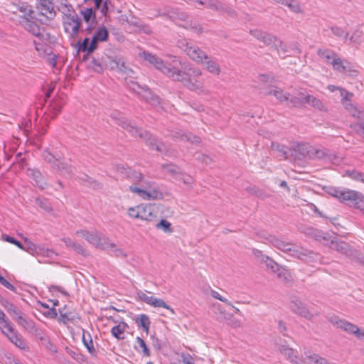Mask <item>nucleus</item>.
I'll return each instance as SVG.
<instances>
[{"mask_svg":"<svg viewBox=\"0 0 364 364\" xmlns=\"http://www.w3.org/2000/svg\"><path fill=\"white\" fill-rule=\"evenodd\" d=\"M144 59L153 65L163 74L175 81L181 82L190 90L198 93L205 91L204 83L200 80L202 70L189 63H182L179 58L171 56L166 60H163L156 55L143 52Z\"/></svg>","mask_w":364,"mask_h":364,"instance_id":"nucleus-1","label":"nucleus"},{"mask_svg":"<svg viewBox=\"0 0 364 364\" xmlns=\"http://www.w3.org/2000/svg\"><path fill=\"white\" fill-rule=\"evenodd\" d=\"M118 171L124 174L131 182L129 190L144 200H154L161 199L163 194L155 183L147 180L145 176L139 171L129 167H118Z\"/></svg>","mask_w":364,"mask_h":364,"instance_id":"nucleus-2","label":"nucleus"},{"mask_svg":"<svg viewBox=\"0 0 364 364\" xmlns=\"http://www.w3.org/2000/svg\"><path fill=\"white\" fill-rule=\"evenodd\" d=\"M110 117L122 128L129 132L132 136H137L144 139L146 143L151 147L152 149H155L159 152H164L165 151V145L156 140L151 134L146 131L139 129L134 127L132 123L128 122L125 119L123 114L117 110H114L110 113Z\"/></svg>","mask_w":364,"mask_h":364,"instance_id":"nucleus-3","label":"nucleus"},{"mask_svg":"<svg viewBox=\"0 0 364 364\" xmlns=\"http://www.w3.org/2000/svg\"><path fill=\"white\" fill-rule=\"evenodd\" d=\"M272 243L273 246L288 254V255L307 263H316L320 260V257L318 254L306 249L297 247L292 244L287 243L279 239H273Z\"/></svg>","mask_w":364,"mask_h":364,"instance_id":"nucleus-4","label":"nucleus"},{"mask_svg":"<svg viewBox=\"0 0 364 364\" xmlns=\"http://www.w3.org/2000/svg\"><path fill=\"white\" fill-rule=\"evenodd\" d=\"M160 16H167L170 19L179 26L186 29L191 30V31L201 34L203 33V28L197 21L188 20V16L184 12L180 11L177 9H170L163 14H159Z\"/></svg>","mask_w":364,"mask_h":364,"instance_id":"nucleus-5","label":"nucleus"},{"mask_svg":"<svg viewBox=\"0 0 364 364\" xmlns=\"http://www.w3.org/2000/svg\"><path fill=\"white\" fill-rule=\"evenodd\" d=\"M252 35L262 41L267 46H271L274 48L279 56L285 58L290 55V49L283 41L277 38L275 36L264 33L259 30H255L251 31Z\"/></svg>","mask_w":364,"mask_h":364,"instance_id":"nucleus-6","label":"nucleus"},{"mask_svg":"<svg viewBox=\"0 0 364 364\" xmlns=\"http://www.w3.org/2000/svg\"><path fill=\"white\" fill-rule=\"evenodd\" d=\"M299 151L304 156L311 159H323L334 164H339L342 159L331 153L326 149H315L309 144H301L298 146Z\"/></svg>","mask_w":364,"mask_h":364,"instance_id":"nucleus-7","label":"nucleus"},{"mask_svg":"<svg viewBox=\"0 0 364 364\" xmlns=\"http://www.w3.org/2000/svg\"><path fill=\"white\" fill-rule=\"evenodd\" d=\"M177 47L193 61L197 63H203L204 59L208 58V54L206 53L202 50L199 46L189 42L186 38L178 40Z\"/></svg>","mask_w":364,"mask_h":364,"instance_id":"nucleus-8","label":"nucleus"},{"mask_svg":"<svg viewBox=\"0 0 364 364\" xmlns=\"http://www.w3.org/2000/svg\"><path fill=\"white\" fill-rule=\"evenodd\" d=\"M108 37V31L105 26L98 28L94 33L90 43L88 45L90 39L85 38L82 41H78L77 45L78 51L81 52H93L97 47V43L100 42L106 41Z\"/></svg>","mask_w":364,"mask_h":364,"instance_id":"nucleus-9","label":"nucleus"},{"mask_svg":"<svg viewBox=\"0 0 364 364\" xmlns=\"http://www.w3.org/2000/svg\"><path fill=\"white\" fill-rule=\"evenodd\" d=\"M43 158L48 163L53 169L57 170L59 173L64 177H71L73 175V167L66 161H62L60 157H57L48 150L43 152Z\"/></svg>","mask_w":364,"mask_h":364,"instance_id":"nucleus-10","label":"nucleus"},{"mask_svg":"<svg viewBox=\"0 0 364 364\" xmlns=\"http://www.w3.org/2000/svg\"><path fill=\"white\" fill-rule=\"evenodd\" d=\"M76 233L78 236L85 238L90 244L97 248L103 250L110 245L109 239L98 232L80 230L77 231Z\"/></svg>","mask_w":364,"mask_h":364,"instance_id":"nucleus-11","label":"nucleus"},{"mask_svg":"<svg viewBox=\"0 0 364 364\" xmlns=\"http://www.w3.org/2000/svg\"><path fill=\"white\" fill-rule=\"evenodd\" d=\"M341 102L349 114L358 119V122L355 125L357 132L364 135V110H361L354 106L350 100V97L347 100L341 99Z\"/></svg>","mask_w":364,"mask_h":364,"instance_id":"nucleus-12","label":"nucleus"},{"mask_svg":"<svg viewBox=\"0 0 364 364\" xmlns=\"http://www.w3.org/2000/svg\"><path fill=\"white\" fill-rule=\"evenodd\" d=\"M289 307L294 314L308 320H311L315 316L319 314L318 312L315 314L311 312L306 304L296 296L291 298Z\"/></svg>","mask_w":364,"mask_h":364,"instance_id":"nucleus-13","label":"nucleus"},{"mask_svg":"<svg viewBox=\"0 0 364 364\" xmlns=\"http://www.w3.org/2000/svg\"><path fill=\"white\" fill-rule=\"evenodd\" d=\"M357 192L354 190L335 187H330L327 191L329 195L336 198L340 202L348 203V204H350L351 201L356 198Z\"/></svg>","mask_w":364,"mask_h":364,"instance_id":"nucleus-14","label":"nucleus"},{"mask_svg":"<svg viewBox=\"0 0 364 364\" xmlns=\"http://www.w3.org/2000/svg\"><path fill=\"white\" fill-rule=\"evenodd\" d=\"M18 21L20 24L33 36L40 40L43 37V29L36 22L32 14L30 16H21Z\"/></svg>","mask_w":364,"mask_h":364,"instance_id":"nucleus-15","label":"nucleus"},{"mask_svg":"<svg viewBox=\"0 0 364 364\" xmlns=\"http://www.w3.org/2000/svg\"><path fill=\"white\" fill-rule=\"evenodd\" d=\"M328 320L336 328H341L350 335L355 336L358 331L359 328L356 325L345 319L340 318L337 316H329Z\"/></svg>","mask_w":364,"mask_h":364,"instance_id":"nucleus-16","label":"nucleus"},{"mask_svg":"<svg viewBox=\"0 0 364 364\" xmlns=\"http://www.w3.org/2000/svg\"><path fill=\"white\" fill-rule=\"evenodd\" d=\"M81 26V20L77 14L73 15L70 17H63V26L65 33L70 37L75 38L77 37Z\"/></svg>","mask_w":364,"mask_h":364,"instance_id":"nucleus-17","label":"nucleus"},{"mask_svg":"<svg viewBox=\"0 0 364 364\" xmlns=\"http://www.w3.org/2000/svg\"><path fill=\"white\" fill-rule=\"evenodd\" d=\"M5 334L10 341L14 343L16 346L18 347L22 350H26L28 348L26 341L21 336L18 335L17 331L11 326V329L7 328L2 332Z\"/></svg>","mask_w":364,"mask_h":364,"instance_id":"nucleus-18","label":"nucleus"},{"mask_svg":"<svg viewBox=\"0 0 364 364\" xmlns=\"http://www.w3.org/2000/svg\"><path fill=\"white\" fill-rule=\"evenodd\" d=\"M37 9L40 14L48 18L52 19L55 16L54 6L51 0H38Z\"/></svg>","mask_w":364,"mask_h":364,"instance_id":"nucleus-19","label":"nucleus"},{"mask_svg":"<svg viewBox=\"0 0 364 364\" xmlns=\"http://www.w3.org/2000/svg\"><path fill=\"white\" fill-rule=\"evenodd\" d=\"M331 65L333 67V69L341 73H350L353 71L350 64L346 60H343L338 55L333 59V61H331Z\"/></svg>","mask_w":364,"mask_h":364,"instance_id":"nucleus-20","label":"nucleus"},{"mask_svg":"<svg viewBox=\"0 0 364 364\" xmlns=\"http://www.w3.org/2000/svg\"><path fill=\"white\" fill-rule=\"evenodd\" d=\"M280 353L284 355L293 364H302L301 360L299 358L297 352L291 348L282 346L279 348Z\"/></svg>","mask_w":364,"mask_h":364,"instance_id":"nucleus-21","label":"nucleus"},{"mask_svg":"<svg viewBox=\"0 0 364 364\" xmlns=\"http://www.w3.org/2000/svg\"><path fill=\"white\" fill-rule=\"evenodd\" d=\"M139 96L154 107H157L160 105L159 97L155 95L146 86Z\"/></svg>","mask_w":364,"mask_h":364,"instance_id":"nucleus-22","label":"nucleus"},{"mask_svg":"<svg viewBox=\"0 0 364 364\" xmlns=\"http://www.w3.org/2000/svg\"><path fill=\"white\" fill-rule=\"evenodd\" d=\"M269 95H273L279 102H284L289 100V94L287 92H284L282 89L279 87H274L272 88L269 93ZM290 102L294 105H296V98H291Z\"/></svg>","mask_w":364,"mask_h":364,"instance_id":"nucleus-23","label":"nucleus"},{"mask_svg":"<svg viewBox=\"0 0 364 364\" xmlns=\"http://www.w3.org/2000/svg\"><path fill=\"white\" fill-rule=\"evenodd\" d=\"M202 64L205 65V68L210 73L215 75H219L220 73V66L218 61L210 57L208 55V58L204 59V61Z\"/></svg>","mask_w":364,"mask_h":364,"instance_id":"nucleus-24","label":"nucleus"},{"mask_svg":"<svg viewBox=\"0 0 364 364\" xmlns=\"http://www.w3.org/2000/svg\"><path fill=\"white\" fill-rule=\"evenodd\" d=\"M139 219L142 220H151L154 217L153 207L150 205H139Z\"/></svg>","mask_w":364,"mask_h":364,"instance_id":"nucleus-25","label":"nucleus"},{"mask_svg":"<svg viewBox=\"0 0 364 364\" xmlns=\"http://www.w3.org/2000/svg\"><path fill=\"white\" fill-rule=\"evenodd\" d=\"M26 250L33 255H41L50 256V253H53L52 251H50L49 250L46 249L43 247L36 245L31 242L27 243V248Z\"/></svg>","mask_w":364,"mask_h":364,"instance_id":"nucleus-26","label":"nucleus"},{"mask_svg":"<svg viewBox=\"0 0 364 364\" xmlns=\"http://www.w3.org/2000/svg\"><path fill=\"white\" fill-rule=\"evenodd\" d=\"M82 341L84 346L86 347L87 351L90 353V355L92 356H96L97 352L93 346L92 336L88 331L83 330Z\"/></svg>","mask_w":364,"mask_h":364,"instance_id":"nucleus-27","label":"nucleus"},{"mask_svg":"<svg viewBox=\"0 0 364 364\" xmlns=\"http://www.w3.org/2000/svg\"><path fill=\"white\" fill-rule=\"evenodd\" d=\"M128 325L124 322H119L111 329L112 335L118 340L124 339V332L127 329Z\"/></svg>","mask_w":364,"mask_h":364,"instance_id":"nucleus-28","label":"nucleus"},{"mask_svg":"<svg viewBox=\"0 0 364 364\" xmlns=\"http://www.w3.org/2000/svg\"><path fill=\"white\" fill-rule=\"evenodd\" d=\"M134 321L139 328H142L146 334L149 333L151 321L147 315L144 314H140L135 318Z\"/></svg>","mask_w":364,"mask_h":364,"instance_id":"nucleus-29","label":"nucleus"},{"mask_svg":"<svg viewBox=\"0 0 364 364\" xmlns=\"http://www.w3.org/2000/svg\"><path fill=\"white\" fill-rule=\"evenodd\" d=\"M65 102V97L63 94L59 95L53 100L50 105V109L53 112V117L56 116L61 111Z\"/></svg>","mask_w":364,"mask_h":364,"instance_id":"nucleus-30","label":"nucleus"},{"mask_svg":"<svg viewBox=\"0 0 364 364\" xmlns=\"http://www.w3.org/2000/svg\"><path fill=\"white\" fill-rule=\"evenodd\" d=\"M317 55L320 58L329 64H331V61H333L337 56V54L333 50L328 48H318L317 50Z\"/></svg>","mask_w":364,"mask_h":364,"instance_id":"nucleus-31","label":"nucleus"},{"mask_svg":"<svg viewBox=\"0 0 364 364\" xmlns=\"http://www.w3.org/2000/svg\"><path fill=\"white\" fill-rule=\"evenodd\" d=\"M304 102L306 103H308L311 107H314L315 109H317L318 110L326 111V108L323 103L319 99L316 98V97L310 95H307L304 98Z\"/></svg>","mask_w":364,"mask_h":364,"instance_id":"nucleus-32","label":"nucleus"},{"mask_svg":"<svg viewBox=\"0 0 364 364\" xmlns=\"http://www.w3.org/2000/svg\"><path fill=\"white\" fill-rule=\"evenodd\" d=\"M28 175L31 176L36 182L37 186H38L41 189H44L46 186V183L43 181L42 178L41 173L36 169H28Z\"/></svg>","mask_w":364,"mask_h":364,"instance_id":"nucleus-33","label":"nucleus"},{"mask_svg":"<svg viewBox=\"0 0 364 364\" xmlns=\"http://www.w3.org/2000/svg\"><path fill=\"white\" fill-rule=\"evenodd\" d=\"M58 10L63 14V17H70L73 15L77 14L72 6L67 0H61L58 6Z\"/></svg>","mask_w":364,"mask_h":364,"instance_id":"nucleus-34","label":"nucleus"},{"mask_svg":"<svg viewBox=\"0 0 364 364\" xmlns=\"http://www.w3.org/2000/svg\"><path fill=\"white\" fill-rule=\"evenodd\" d=\"M15 320H16L19 325L22 326L30 332H36L37 330L34 322L22 316V314H20L17 318H15Z\"/></svg>","mask_w":364,"mask_h":364,"instance_id":"nucleus-35","label":"nucleus"},{"mask_svg":"<svg viewBox=\"0 0 364 364\" xmlns=\"http://www.w3.org/2000/svg\"><path fill=\"white\" fill-rule=\"evenodd\" d=\"M134 349L138 352H142L144 356L149 357L151 355L150 350L146 346L145 341L139 336L136 338V345Z\"/></svg>","mask_w":364,"mask_h":364,"instance_id":"nucleus-36","label":"nucleus"},{"mask_svg":"<svg viewBox=\"0 0 364 364\" xmlns=\"http://www.w3.org/2000/svg\"><path fill=\"white\" fill-rule=\"evenodd\" d=\"M3 306L7 311V312L15 319L20 314H22V312L17 309V307L12 303L9 301H4L2 303Z\"/></svg>","mask_w":364,"mask_h":364,"instance_id":"nucleus-37","label":"nucleus"},{"mask_svg":"<svg viewBox=\"0 0 364 364\" xmlns=\"http://www.w3.org/2000/svg\"><path fill=\"white\" fill-rule=\"evenodd\" d=\"M357 194L355 199H353L350 205H352L355 208L358 209L363 215H364V195L360 192H357Z\"/></svg>","mask_w":364,"mask_h":364,"instance_id":"nucleus-38","label":"nucleus"},{"mask_svg":"<svg viewBox=\"0 0 364 364\" xmlns=\"http://www.w3.org/2000/svg\"><path fill=\"white\" fill-rule=\"evenodd\" d=\"M109 244L107 248H104L105 250H108L112 252L114 256L118 257L124 258L127 256V253L122 248L118 247L114 242L109 240Z\"/></svg>","mask_w":364,"mask_h":364,"instance_id":"nucleus-39","label":"nucleus"},{"mask_svg":"<svg viewBox=\"0 0 364 364\" xmlns=\"http://www.w3.org/2000/svg\"><path fill=\"white\" fill-rule=\"evenodd\" d=\"M82 183L85 186H90L94 189H99L102 188V184L87 175H84L80 178Z\"/></svg>","mask_w":364,"mask_h":364,"instance_id":"nucleus-40","label":"nucleus"},{"mask_svg":"<svg viewBox=\"0 0 364 364\" xmlns=\"http://www.w3.org/2000/svg\"><path fill=\"white\" fill-rule=\"evenodd\" d=\"M150 306H152L154 307H162V308L169 310L171 312V314H175L173 309H172L169 305L166 304V302L161 299L153 297V299H152V301H151V304Z\"/></svg>","mask_w":364,"mask_h":364,"instance_id":"nucleus-41","label":"nucleus"},{"mask_svg":"<svg viewBox=\"0 0 364 364\" xmlns=\"http://www.w3.org/2000/svg\"><path fill=\"white\" fill-rule=\"evenodd\" d=\"M7 328L11 329V323L6 317L4 311L0 309V330L3 332Z\"/></svg>","mask_w":364,"mask_h":364,"instance_id":"nucleus-42","label":"nucleus"},{"mask_svg":"<svg viewBox=\"0 0 364 364\" xmlns=\"http://www.w3.org/2000/svg\"><path fill=\"white\" fill-rule=\"evenodd\" d=\"M156 228L162 230L166 233H171L173 232L171 223L165 219L161 220L160 222L156 225Z\"/></svg>","mask_w":364,"mask_h":364,"instance_id":"nucleus-43","label":"nucleus"},{"mask_svg":"<svg viewBox=\"0 0 364 364\" xmlns=\"http://www.w3.org/2000/svg\"><path fill=\"white\" fill-rule=\"evenodd\" d=\"M274 273H275L277 277L281 279L284 281H288L289 279L290 275L289 271L282 266L279 265Z\"/></svg>","mask_w":364,"mask_h":364,"instance_id":"nucleus-44","label":"nucleus"},{"mask_svg":"<svg viewBox=\"0 0 364 364\" xmlns=\"http://www.w3.org/2000/svg\"><path fill=\"white\" fill-rule=\"evenodd\" d=\"M83 19L85 22L89 23L92 19H95V15L92 8H87L80 11Z\"/></svg>","mask_w":364,"mask_h":364,"instance_id":"nucleus-45","label":"nucleus"},{"mask_svg":"<svg viewBox=\"0 0 364 364\" xmlns=\"http://www.w3.org/2000/svg\"><path fill=\"white\" fill-rule=\"evenodd\" d=\"M36 203L40 208L47 212H50L52 210L51 205L46 198H36Z\"/></svg>","mask_w":364,"mask_h":364,"instance_id":"nucleus-46","label":"nucleus"},{"mask_svg":"<svg viewBox=\"0 0 364 364\" xmlns=\"http://www.w3.org/2000/svg\"><path fill=\"white\" fill-rule=\"evenodd\" d=\"M331 30L332 33H333V35L338 38H342L346 40L348 37V33L341 27H338L336 26H332L331 28Z\"/></svg>","mask_w":364,"mask_h":364,"instance_id":"nucleus-47","label":"nucleus"},{"mask_svg":"<svg viewBox=\"0 0 364 364\" xmlns=\"http://www.w3.org/2000/svg\"><path fill=\"white\" fill-rule=\"evenodd\" d=\"M127 84L129 88L135 92L136 95H139L141 92H143L145 88V85H140L137 82L130 80L129 82H127Z\"/></svg>","mask_w":364,"mask_h":364,"instance_id":"nucleus-48","label":"nucleus"},{"mask_svg":"<svg viewBox=\"0 0 364 364\" xmlns=\"http://www.w3.org/2000/svg\"><path fill=\"white\" fill-rule=\"evenodd\" d=\"M346 175L353 180L358 181L364 183V173L355 170L347 171Z\"/></svg>","mask_w":364,"mask_h":364,"instance_id":"nucleus-49","label":"nucleus"},{"mask_svg":"<svg viewBox=\"0 0 364 364\" xmlns=\"http://www.w3.org/2000/svg\"><path fill=\"white\" fill-rule=\"evenodd\" d=\"M363 36V31L358 29L355 30L351 36L350 37V41L352 43L359 45L361 43V38Z\"/></svg>","mask_w":364,"mask_h":364,"instance_id":"nucleus-50","label":"nucleus"},{"mask_svg":"<svg viewBox=\"0 0 364 364\" xmlns=\"http://www.w3.org/2000/svg\"><path fill=\"white\" fill-rule=\"evenodd\" d=\"M18 10L21 14L19 16V18L21 16H30V15L33 14V11H32L31 6L28 4H23L19 6Z\"/></svg>","mask_w":364,"mask_h":364,"instance_id":"nucleus-51","label":"nucleus"},{"mask_svg":"<svg viewBox=\"0 0 364 364\" xmlns=\"http://www.w3.org/2000/svg\"><path fill=\"white\" fill-rule=\"evenodd\" d=\"M176 137H180L181 141H190L191 143H199V137L193 135L191 133L181 134V136H175Z\"/></svg>","mask_w":364,"mask_h":364,"instance_id":"nucleus-52","label":"nucleus"},{"mask_svg":"<svg viewBox=\"0 0 364 364\" xmlns=\"http://www.w3.org/2000/svg\"><path fill=\"white\" fill-rule=\"evenodd\" d=\"M264 258L265 259L263 261L265 263L267 268L274 273L279 264L267 256H266Z\"/></svg>","mask_w":364,"mask_h":364,"instance_id":"nucleus-53","label":"nucleus"},{"mask_svg":"<svg viewBox=\"0 0 364 364\" xmlns=\"http://www.w3.org/2000/svg\"><path fill=\"white\" fill-rule=\"evenodd\" d=\"M46 58L47 63L51 65L52 68H55L56 67L57 60L58 58V55L54 54L53 53L50 52L47 54Z\"/></svg>","mask_w":364,"mask_h":364,"instance_id":"nucleus-54","label":"nucleus"},{"mask_svg":"<svg viewBox=\"0 0 364 364\" xmlns=\"http://www.w3.org/2000/svg\"><path fill=\"white\" fill-rule=\"evenodd\" d=\"M137 296L141 301H143L144 302H145L146 304H147L149 305H151L153 297H154L152 296H148L145 292H144L142 291H138Z\"/></svg>","mask_w":364,"mask_h":364,"instance_id":"nucleus-55","label":"nucleus"},{"mask_svg":"<svg viewBox=\"0 0 364 364\" xmlns=\"http://www.w3.org/2000/svg\"><path fill=\"white\" fill-rule=\"evenodd\" d=\"M112 68H117L122 72H126L127 68L125 67L124 62L122 61L121 59H116L112 60Z\"/></svg>","mask_w":364,"mask_h":364,"instance_id":"nucleus-56","label":"nucleus"},{"mask_svg":"<svg viewBox=\"0 0 364 364\" xmlns=\"http://www.w3.org/2000/svg\"><path fill=\"white\" fill-rule=\"evenodd\" d=\"M127 214L132 218L139 219V205H136L135 207L129 208L128 209Z\"/></svg>","mask_w":364,"mask_h":364,"instance_id":"nucleus-57","label":"nucleus"},{"mask_svg":"<svg viewBox=\"0 0 364 364\" xmlns=\"http://www.w3.org/2000/svg\"><path fill=\"white\" fill-rule=\"evenodd\" d=\"M272 147L273 149H277L279 151L280 156L284 157L285 159L287 158L288 151L287 148L283 145H277L275 146L274 144H272Z\"/></svg>","mask_w":364,"mask_h":364,"instance_id":"nucleus-58","label":"nucleus"},{"mask_svg":"<svg viewBox=\"0 0 364 364\" xmlns=\"http://www.w3.org/2000/svg\"><path fill=\"white\" fill-rule=\"evenodd\" d=\"M304 355L308 360H309L311 362L315 364L317 363L316 360H318L321 357L319 355L314 353H311V351H305Z\"/></svg>","mask_w":364,"mask_h":364,"instance_id":"nucleus-59","label":"nucleus"},{"mask_svg":"<svg viewBox=\"0 0 364 364\" xmlns=\"http://www.w3.org/2000/svg\"><path fill=\"white\" fill-rule=\"evenodd\" d=\"M211 296L215 298V299H217L224 303H225L228 306H232V303L230 301H229L227 299H225V297L222 296L218 291H214V290H212L211 291Z\"/></svg>","mask_w":364,"mask_h":364,"instance_id":"nucleus-60","label":"nucleus"},{"mask_svg":"<svg viewBox=\"0 0 364 364\" xmlns=\"http://www.w3.org/2000/svg\"><path fill=\"white\" fill-rule=\"evenodd\" d=\"M4 240L11 244L16 245L17 247H18L19 248H21L22 250H26L19 241L16 240L15 238H14L12 237L5 235Z\"/></svg>","mask_w":364,"mask_h":364,"instance_id":"nucleus-61","label":"nucleus"},{"mask_svg":"<svg viewBox=\"0 0 364 364\" xmlns=\"http://www.w3.org/2000/svg\"><path fill=\"white\" fill-rule=\"evenodd\" d=\"M332 246H333L332 248L336 249V250L338 252H341L342 253L346 252V251H345L346 250V246H347V245L344 242H339V243L336 242L335 244L332 242Z\"/></svg>","mask_w":364,"mask_h":364,"instance_id":"nucleus-62","label":"nucleus"},{"mask_svg":"<svg viewBox=\"0 0 364 364\" xmlns=\"http://www.w3.org/2000/svg\"><path fill=\"white\" fill-rule=\"evenodd\" d=\"M340 95L342 97L341 99H348L353 96V95L350 92H348L346 89L344 88H339Z\"/></svg>","mask_w":364,"mask_h":364,"instance_id":"nucleus-63","label":"nucleus"},{"mask_svg":"<svg viewBox=\"0 0 364 364\" xmlns=\"http://www.w3.org/2000/svg\"><path fill=\"white\" fill-rule=\"evenodd\" d=\"M181 358H182V361L183 363V364H194L193 362H192V357L191 355L189 354H183L181 355Z\"/></svg>","mask_w":364,"mask_h":364,"instance_id":"nucleus-64","label":"nucleus"}]
</instances>
